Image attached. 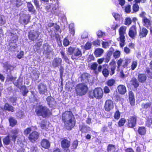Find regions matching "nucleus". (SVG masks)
Instances as JSON below:
<instances>
[{"label":"nucleus","instance_id":"46","mask_svg":"<svg viewBox=\"0 0 152 152\" xmlns=\"http://www.w3.org/2000/svg\"><path fill=\"white\" fill-rule=\"evenodd\" d=\"M145 72L147 73L148 77L152 79V72H151L148 67L146 68Z\"/></svg>","mask_w":152,"mask_h":152},{"label":"nucleus","instance_id":"57","mask_svg":"<svg viewBox=\"0 0 152 152\" xmlns=\"http://www.w3.org/2000/svg\"><path fill=\"white\" fill-rule=\"evenodd\" d=\"M108 87L107 86H105L104 87L103 90L105 94H107L110 92V90Z\"/></svg>","mask_w":152,"mask_h":152},{"label":"nucleus","instance_id":"30","mask_svg":"<svg viewBox=\"0 0 152 152\" xmlns=\"http://www.w3.org/2000/svg\"><path fill=\"white\" fill-rule=\"evenodd\" d=\"M4 109L5 110L12 112L14 111V107L7 103L5 104L4 106Z\"/></svg>","mask_w":152,"mask_h":152},{"label":"nucleus","instance_id":"34","mask_svg":"<svg viewBox=\"0 0 152 152\" xmlns=\"http://www.w3.org/2000/svg\"><path fill=\"white\" fill-rule=\"evenodd\" d=\"M152 105V102H149L146 103H142L141 104V107L142 109L146 110L150 108Z\"/></svg>","mask_w":152,"mask_h":152},{"label":"nucleus","instance_id":"36","mask_svg":"<svg viewBox=\"0 0 152 152\" xmlns=\"http://www.w3.org/2000/svg\"><path fill=\"white\" fill-rule=\"evenodd\" d=\"M131 82H132V85L134 86L135 88H137L139 86V84L136 78H132Z\"/></svg>","mask_w":152,"mask_h":152},{"label":"nucleus","instance_id":"41","mask_svg":"<svg viewBox=\"0 0 152 152\" xmlns=\"http://www.w3.org/2000/svg\"><path fill=\"white\" fill-rule=\"evenodd\" d=\"M121 53L120 51L118 50H116L113 53V57L115 59L119 58L121 56Z\"/></svg>","mask_w":152,"mask_h":152},{"label":"nucleus","instance_id":"25","mask_svg":"<svg viewBox=\"0 0 152 152\" xmlns=\"http://www.w3.org/2000/svg\"><path fill=\"white\" fill-rule=\"evenodd\" d=\"M148 30L145 27H143L139 32V36L140 38L145 37L148 34Z\"/></svg>","mask_w":152,"mask_h":152},{"label":"nucleus","instance_id":"45","mask_svg":"<svg viewBox=\"0 0 152 152\" xmlns=\"http://www.w3.org/2000/svg\"><path fill=\"white\" fill-rule=\"evenodd\" d=\"M126 119L124 118L120 119L118 123V126L120 127H122L124 126L126 122Z\"/></svg>","mask_w":152,"mask_h":152},{"label":"nucleus","instance_id":"52","mask_svg":"<svg viewBox=\"0 0 152 152\" xmlns=\"http://www.w3.org/2000/svg\"><path fill=\"white\" fill-rule=\"evenodd\" d=\"M78 142L77 140H75L72 144V149H75L77 148L78 145Z\"/></svg>","mask_w":152,"mask_h":152},{"label":"nucleus","instance_id":"51","mask_svg":"<svg viewBox=\"0 0 152 152\" xmlns=\"http://www.w3.org/2000/svg\"><path fill=\"white\" fill-rule=\"evenodd\" d=\"M125 12L128 14L130 13L131 12V6L129 4L127 5L125 8Z\"/></svg>","mask_w":152,"mask_h":152},{"label":"nucleus","instance_id":"32","mask_svg":"<svg viewBox=\"0 0 152 152\" xmlns=\"http://www.w3.org/2000/svg\"><path fill=\"white\" fill-rule=\"evenodd\" d=\"M115 83V80L114 79L112 78L108 80L106 82V84L107 86L111 88L114 86Z\"/></svg>","mask_w":152,"mask_h":152},{"label":"nucleus","instance_id":"59","mask_svg":"<svg viewBox=\"0 0 152 152\" xmlns=\"http://www.w3.org/2000/svg\"><path fill=\"white\" fill-rule=\"evenodd\" d=\"M123 61V60L122 58H120L117 61V67L118 69H119L120 66H121Z\"/></svg>","mask_w":152,"mask_h":152},{"label":"nucleus","instance_id":"21","mask_svg":"<svg viewBox=\"0 0 152 152\" xmlns=\"http://www.w3.org/2000/svg\"><path fill=\"white\" fill-rule=\"evenodd\" d=\"M73 54V55H72L71 57V58L73 60L76 59V58L75 57V56L80 57H81L82 55L81 50L78 48H76L75 51L74 52Z\"/></svg>","mask_w":152,"mask_h":152},{"label":"nucleus","instance_id":"50","mask_svg":"<svg viewBox=\"0 0 152 152\" xmlns=\"http://www.w3.org/2000/svg\"><path fill=\"white\" fill-rule=\"evenodd\" d=\"M120 112L118 110L114 113V117L115 119L118 120L120 118Z\"/></svg>","mask_w":152,"mask_h":152},{"label":"nucleus","instance_id":"56","mask_svg":"<svg viewBox=\"0 0 152 152\" xmlns=\"http://www.w3.org/2000/svg\"><path fill=\"white\" fill-rule=\"evenodd\" d=\"M137 63L136 61H132V64L131 65V69L132 70H134L137 66Z\"/></svg>","mask_w":152,"mask_h":152},{"label":"nucleus","instance_id":"4","mask_svg":"<svg viewBox=\"0 0 152 152\" xmlns=\"http://www.w3.org/2000/svg\"><path fill=\"white\" fill-rule=\"evenodd\" d=\"M126 29L127 28L126 26H122L118 30L119 37L117 39V40L120 42L119 45L121 47H123L125 45V34H126Z\"/></svg>","mask_w":152,"mask_h":152},{"label":"nucleus","instance_id":"33","mask_svg":"<svg viewBox=\"0 0 152 152\" xmlns=\"http://www.w3.org/2000/svg\"><path fill=\"white\" fill-rule=\"evenodd\" d=\"M10 137L9 135H7L3 138V141L4 145H8L10 144L11 141L12 140L10 139Z\"/></svg>","mask_w":152,"mask_h":152},{"label":"nucleus","instance_id":"13","mask_svg":"<svg viewBox=\"0 0 152 152\" xmlns=\"http://www.w3.org/2000/svg\"><path fill=\"white\" fill-rule=\"evenodd\" d=\"M137 34V28L135 25L132 26L129 28L128 32L129 36L131 38L134 39Z\"/></svg>","mask_w":152,"mask_h":152},{"label":"nucleus","instance_id":"47","mask_svg":"<svg viewBox=\"0 0 152 152\" xmlns=\"http://www.w3.org/2000/svg\"><path fill=\"white\" fill-rule=\"evenodd\" d=\"M92 44L91 42H87L84 46V49L86 50L90 49L91 47Z\"/></svg>","mask_w":152,"mask_h":152},{"label":"nucleus","instance_id":"58","mask_svg":"<svg viewBox=\"0 0 152 152\" xmlns=\"http://www.w3.org/2000/svg\"><path fill=\"white\" fill-rule=\"evenodd\" d=\"M95 58L93 55H90L87 59V62L88 63L92 61H94Z\"/></svg>","mask_w":152,"mask_h":152},{"label":"nucleus","instance_id":"19","mask_svg":"<svg viewBox=\"0 0 152 152\" xmlns=\"http://www.w3.org/2000/svg\"><path fill=\"white\" fill-rule=\"evenodd\" d=\"M42 49H43V54L49 55L52 51V48L50 45L47 43L44 44L43 45Z\"/></svg>","mask_w":152,"mask_h":152},{"label":"nucleus","instance_id":"12","mask_svg":"<svg viewBox=\"0 0 152 152\" xmlns=\"http://www.w3.org/2000/svg\"><path fill=\"white\" fill-rule=\"evenodd\" d=\"M74 119L73 120L72 118H70L67 121L64 123L65 127L67 130H71L75 126L76 122L75 119Z\"/></svg>","mask_w":152,"mask_h":152},{"label":"nucleus","instance_id":"38","mask_svg":"<svg viewBox=\"0 0 152 152\" xmlns=\"http://www.w3.org/2000/svg\"><path fill=\"white\" fill-rule=\"evenodd\" d=\"M115 146L113 144H109L107 147V151L108 152H111L113 151H115Z\"/></svg>","mask_w":152,"mask_h":152},{"label":"nucleus","instance_id":"8","mask_svg":"<svg viewBox=\"0 0 152 152\" xmlns=\"http://www.w3.org/2000/svg\"><path fill=\"white\" fill-rule=\"evenodd\" d=\"M39 34L38 31L33 30L28 32V37L29 40L34 41L38 39Z\"/></svg>","mask_w":152,"mask_h":152},{"label":"nucleus","instance_id":"63","mask_svg":"<svg viewBox=\"0 0 152 152\" xmlns=\"http://www.w3.org/2000/svg\"><path fill=\"white\" fill-rule=\"evenodd\" d=\"M69 40L66 38H64L63 41V45L65 47L69 45Z\"/></svg>","mask_w":152,"mask_h":152},{"label":"nucleus","instance_id":"61","mask_svg":"<svg viewBox=\"0 0 152 152\" xmlns=\"http://www.w3.org/2000/svg\"><path fill=\"white\" fill-rule=\"evenodd\" d=\"M10 101L14 105H15L16 101L17 100V98L16 97H11L10 98Z\"/></svg>","mask_w":152,"mask_h":152},{"label":"nucleus","instance_id":"37","mask_svg":"<svg viewBox=\"0 0 152 152\" xmlns=\"http://www.w3.org/2000/svg\"><path fill=\"white\" fill-rule=\"evenodd\" d=\"M98 65V64L96 62H93L91 65L90 69L91 70H93L95 73H96Z\"/></svg>","mask_w":152,"mask_h":152},{"label":"nucleus","instance_id":"55","mask_svg":"<svg viewBox=\"0 0 152 152\" xmlns=\"http://www.w3.org/2000/svg\"><path fill=\"white\" fill-rule=\"evenodd\" d=\"M75 49L76 48L70 46L68 48L67 51L70 54L72 55L73 53L75 51Z\"/></svg>","mask_w":152,"mask_h":152},{"label":"nucleus","instance_id":"60","mask_svg":"<svg viewBox=\"0 0 152 152\" xmlns=\"http://www.w3.org/2000/svg\"><path fill=\"white\" fill-rule=\"evenodd\" d=\"M112 15L116 20H119L120 18V15L118 13H113Z\"/></svg>","mask_w":152,"mask_h":152},{"label":"nucleus","instance_id":"24","mask_svg":"<svg viewBox=\"0 0 152 152\" xmlns=\"http://www.w3.org/2000/svg\"><path fill=\"white\" fill-rule=\"evenodd\" d=\"M142 23L143 25L148 28L151 26V21L150 19H148L146 17H145L144 18H142Z\"/></svg>","mask_w":152,"mask_h":152},{"label":"nucleus","instance_id":"43","mask_svg":"<svg viewBox=\"0 0 152 152\" xmlns=\"http://www.w3.org/2000/svg\"><path fill=\"white\" fill-rule=\"evenodd\" d=\"M139 7L137 4L135 3L132 6V9L133 12H132V13L138 12L139 10Z\"/></svg>","mask_w":152,"mask_h":152},{"label":"nucleus","instance_id":"15","mask_svg":"<svg viewBox=\"0 0 152 152\" xmlns=\"http://www.w3.org/2000/svg\"><path fill=\"white\" fill-rule=\"evenodd\" d=\"M31 16L29 14H23L20 18V22L25 25L27 24L30 21Z\"/></svg>","mask_w":152,"mask_h":152},{"label":"nucleus","instance_id":"17","mask_svg":"<svg viewBox=\"0 0 152 152\" xmlns=\"http://www.w3.org/2000/svg\"><path fill=\"white\" fill-rule=\"evenodd\" d=\"M114 51V49L112 47L110 48L107 51L105 55V57L104 58V62L108 63L110 61L111 59V57Z\"/></svg>","mask_w":152,"mask_h":152},{"label":"nucleus","instance_id":"23","mask_svg":"<svg viewBox=\"0 0 152 152\" xmlns=\"http://www.w3.org/2000/svg\"><path fill=\"white\" fill-rule=\"evenodd\" d=\"M117 89L118 93L121 95H124L126 92V86L123 85H119L117 87Z\"/></svg>","mask_w":152,"mask_h":152},{"label":"nucleus","instance_id":"48","mask_svg":"<svg viewBox=\"0 0 152 152\" xmlns=\"http://www.w3.org/2000/svg\"><path fill=\"white\" fill-rule=\"evenodd\" d=\"M31 130L32 129L31 127H28L24 130L23 133L25 135L27 136L31 133Z\"/></svg>","mask_w":152,"mask_h":152},{"label":"nucleus","instance_id":"26","mask_svg":"<svg viewBox=\"0 0 152 152\" xmlns=\"http://www.w3.org/2000/svg\"><path fill=\"white\" fill-rule=\"evenodd\" d=\"M147 78L146 75L144 73L139 74L137 77L138 80L141 83H145L146 80Z\"/></svg>","mask_w":152,"mask_h":152},{"label":"nucleus","instance_id":"40","mask_svg":"<svg viewBox=\"0 0 152 152\" xmlns=\"http://www.w3.org/2000/svg\"><path fill=\"white\" fill-rule=\"evenodd\" d=\"M131 60L130 58H126L124 60V62L123 63L122 67L124 68H126L127 67L128 65L131 63Z\"/></svg>","mask_w":152,"mask_h":152},{"label":"nucleus","instance_id":"2","mask_svg":"<svg viewBox=\"0 0 152 152\" xmlns=\"http://www.w3.org/2000/svg\"><path fill=\"white\" fill-rule=\"evenodd\" d=\"M35 112L38 116H42L45 118L49 117L52 114L51 111L47 107L42 105H39L37 106Z\"/></svg>","mask_w":152,"mask_h":152},{"label":"nucleus","instance_id":"44","mask_svg":"<svg viewBox=\"0 0 152 152\" xmlns=\"http://www.w3.org/2000/svg\"><path fill=\"white\" fill-rule=\"evenodd\" d=\"M54 99L51 96H48L46 98V99L47 102V104L49 106H50L52 104V99Z\"/></svg>","mask_w":152,"mask_h":152},{"label":"nucleus","instance_id":"49","mask_svg":"<svg viewBox=\"0 0 152 152\" xmlns=\"http://www.w3.org/2000/svg\"><path fill=\"white\" fill-rule=\"evenodd\" d=\"M132 22V20L131 18L128 17L126 18L125 19L124 24L127 26H129L131 24Z\"/></svg>","mask_w":152,"mask_h":152},{"label":"nucleus","instance_id":"16","mask_svg":"<svg viewBox=\"0 0 152 152\" xmlns=\"http://www.w3.org/2000/svg\"><path fill=\"white\" fill-rule=\"evenodd\" d=\"M38 89L39 93L41 94H44L47 91V86L44 83H41L38 86Z\"/></svg>","mask_w":152,"mask_h":152},{"label":"nucleus","instance_id":"39","mask_svg":"<svg viewBox=\"0 0 152 152\" xmlns=\"http://www.w3.org/2000/svg\"><path fill=\"white\" fill-rule=\"evenodd\" d=\"M60 53L62 58L65 61L66 63H69V59L67 56L66 55L64 52L61 51L60 52Z\"/></svg>","mask_w":152,"mask_h":152},{"label":"nucleus","instance_id":"14","mask_svg":"<svg viewBox=\"0 0 152 152\" xmlns=\"http://www.w3.org/2000/svg\"><path fill=\"white\" fill-rule=\"evenodd\" d=\"M105 110L107 112H109L114 108L113 103V101L110 99H107L105 102L104 106Z\"/></svg>","mask_w":152,"mask_h":152},{"label":"nucleus","instance_id":"1","mask_svg":"<svg viewBox=\"0 0 152 152\" xmlns=\"http://www.w3.org/2000/svg\"><path fill=\"white\" fill-rule=\"evenodd\" d=\"M109 64L110 66V67L107 64H105L102 65V73L105 77H107L109 74L112 76L115 73V70L116 68L115 61L114 60H112Z\"/></svg>","mask_w":152,"mask_h":152},{"label":"nucleus","instance_id":"35","mask_svg":"<svg viewBox=\"0 0 152 152\" xmlns=\"http://www.w3.org/2000/svg\"><path fill=\"white\" fill-rule=\"evenodd\" d=\"M80 128V131L82 133H86L88 132V128L90 129L89 127H87V126L85 125H82L79 126Z\"/></svg>","mask_w":152,"mask_h":152},{"label":"nucleus","instance_id":"62","mask_svg":"<svg viewBox=\"0 0 152 152\" xmlns=\"http://www.w3.org/2000/svg\"><path fill=\"white\" fill-rule=\"evenodd\" d=\"M16 77H13L12 76H10L8 77L7 78V80L8 81H12L13 82L14 81H15Z\"/></svg>","mask_w":152,"mask_h":152},{"label":"nucleus","instance_id":"9","mask_svg":"<svg viewBox=\"0 0 152 152\" xmlns=\"http://www.w3.org/2000/svg\"><path fill=\"white\" fill-rule=\"evenodd\" d=\"M75 119L74 115L71 111H65L62 113L61 116L62 120L63 122L65 123L68 119L72 118Z\"/></svg>","mask_w":152,"mask_h":152},{"label":"nucleus","instance_id":"20","mask_svg":"<svg viewBox=\"0 0 152 152\" xmlns=\"http://www.w3.org/2000/svg\"><path fill=\"white\" fill-rule=\"evenodd\" d=\"M40 145L42 148L46 149H48L50 146L49 142L46 139H43L42 140Z\"/></svg>","mask_w":152,"mask_h":152},{"label":"nucleus","instance_id":"18","mask_svg":"<svg viewBox=\"0 0 152 152\" xmlns=\"http://www.w3.org/2000/svg\"><path fill=\"white\" fill-rule=\"evenodd\" d=\"M19 132V130L18 128H15L11 131V133L12 134L10 136L11 140L14 143L15 142L16 139L18 137V134Z\"/></svg>","mask_w":152,"mask_h":152},{"label":"nucleus","instance_id":"3","mask_svg":"<svg viewBox=\"0 0 152 152\" xmlns=\"http://www.w3.org/2000/svg\"><path fill=\"white\" fill-rule=\"evenodd\" d=\"M103 92L101 87H96L93 90H90L88 92V96L91 99L96 98V99H101L103 97Z\"/></svg>","mask_w":152,"mask_h":152},{"label":"nucleus","instance_id":"7","mask_svg":"<svg viewBox=\"0 0 152 152\" xmlns=\"http://www.w3.org/2000/svg\"><path fill=\"white\" fill-rule=\"evenodd\" d=\"M137 117L135 115L131 116L127 120V126L128 128H134L136 125Z\"/></svg>","mask_w":152,"mask_h":152},{"label":"nucleus","instance_id":"28","mask_svg":"<svg viewBox=\"0 0 152 152\" xmlns=\"http://www.w3.org/2000/svg\"><path fill=\"white\" fill-rule=\"evenodd\" d=\"M104 52V50L102 48H97L94 52L95 57L96 58L101 56Z\"/></svg>","mask_w":152,"mask_h":152},{"label":"nucleus","instance_id":"5","mask_svg":"<svg viewBox=\"0 0 152 152\" xmlns=\"http://www.w3.org/2000/svg\"><path fill=\"white\" fill-rule=\"evenodd\" d=\"M62 63V59L58 57L54 58L52 62V66L54 68H56L60 66L59 70L60 77L61 78L62 77L64 70V67L61 66Z\"/></svg>","mask_w":152,"mask_h":152},{"label":"nucleus","instance_id":"27","mask_svg":"<svg viewBox=\"0 0 152 152\" xmlns=\"http://www.w3.org/2000/svg\"><path fill=\"white\" fill-rule=\"evenodd\" d=\"M27 7L29 12L33 13L34 14H36V10L31 2H27Z\"/></svg>","mask_w":152,"mask_h":152},{"label":"nucleus","instance_id":"64","mask_svg":"<svg viewBox=\"0 0 152 152\" xmlns=\"http://www.w3.org/2000/svg\"><path fill=\"white\" fill-rule=\"evenodd\" d=\"M102 47L104 48H106L109 45V43L108 42H103L102 43Z\"/></svg>","mask_w":152,"mask_h":152},{"label":"nucleus","instance_id":"31","mask_svg":"<svg viewBox=\"0 0 152 152\" xmlns=\"http://www.w3.org/2000/svg\"><path fill=\"white\" fill-rule=\"evenodd\" d=\"M137 132L141 135H144L146 134V129L143 126H139L138 128Z\"/></svg>","mask_w":152,"mask_h":152},{"label":"nucleus","instance_id":"54","mask_svg":"<svg viewBox=\"0 0 152 152\" xmlns=\"http://www.w3.org/2000/svg\"><path fill=\"white\" fill-rule=\"evenodd\" d=\"M89 74L87 73H84L81 76L82 80H84L87 79L89 76Z\"/></svg>","mask_w":152,"mask_h":152},{"label":"nucleus","instance_id":"42","mask_svg":"<svg viewBox=\"0 0 152 152\" xmlns=\"http://www.w3.org/2000/svg\"><path fill=\"white\" fill-rule=\"evenodd\" d=\"M21 88L22 89H24L22 92V95L24 96H26L27 94L29 92L26 86H22L21 87Z\"/></svg>","mask_w":152,"mask_h":152},{"label":"nucleus","instance_id":"29","mask_svg":"<svg viewBox=\"0 0 152 152\" xmlns=\"http://www.w3.org/2000/svg\"><path fill=\"white\" fill-rule=\"evenodd\" d=\"M8 121L10 126L12 127H14L17 124V120L13 117H10L8 119Z\"/></svg>","mask_w":152,"mask_h":152},{"label":"nucleus","instance_id":"53","mask_svg":"<svg viewBox=\"0 0 152 152\" xmlns=\"http://www.w3.org/2000/svg\"><path fill=\"white\" fill-rule=\"evenodd\" d=\"M98 37L99 38L102 37L103 36L105 35V33L102 32L101 30H99L96 33Z\"/></svg>","mask_w":152,"mask_h":152},{"label":"nucleus","instance_id":"10","mask_svg":"<svg viewBox=\"0 0 152 152\" xmlns=\"http://www.w3.org/2000/svg\"><path fill=\"white\" fill-rule=\"evenodd\" d=\"M39 137V134L36 131H33L28 135V139L32 143H34L38 140Z\"/></svg>","mask_w":152,"mask_h":152},{"label":"nucleus","instance_id":"6","mask_svg":"<svg viewBox=\"0 0 152 152\" xmlns=\"http://www.w3.org/2000/svg\"><path fill=\"white\" fill-rule=\"evenodd\" d=\"M88 90L87 86L84 83H79L76 86L75 88L76 94L80 96L85 95Z\"/></svg>","mask_w":152,"mask_h":152},{"label":"nucleus","instance_id":"22","mask_svg":"<svg viewBox=\"0 0 152 152\" xmlns=\"http://www.w3.org/2000/svg\"><path fill=\"white\" fill-rule=\"evenodd\" d=\"M129 99L131 105L132 106H134L135 105V100L134 95L131 91L129 92Z\"/></svg>","mask_w":152,"mask_h":152},{"label":"nucleus","instance_id":"11","mask_svg":"<svg viewBox=\"0 0 152 152\" xmlns=\"http://www.w3.org/2000/svg\"><path fill=\"white\" fill-rule=\"evenodd\" d=\"M71 142L69 140L64 138L61 141V145L62 148L64 151H69V148Z\"/></svg>","mask_w":152,"mask_h":152}]
</instances>
